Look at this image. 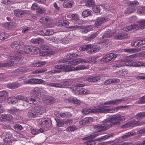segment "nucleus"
I'll return each mask as SVG.
<instances>
[{"mask_svg": "<svg viewBox=\"0 0 145 145\" xmlns=\"http://www.w3.org/2000/svg\"><path fill=\"white\" fill-rule=\"evenodd\" d=\"M127 106H118L114 109H108V106H104L102 107H94L92 109L84 108L82 110L83 114H88L90 113H112L117 112L119 109L127 107Z\"/></svg>", "mask_w": 145, "mask_h": 145, "instance_id": "1", "label": "nucleus"}, {"mask_svg": "<svg viewBox=\"0 0 145 145\" xmlns=\"http://www.w3.org/2000/svg\"><path fill=\"white\" fill-rule=\"evenodd\" d=\"M88 65H80L76 67H72L71 65L65 64L57 65L55 66V68L57 70H63L65 72H67L74 70H78L86 69H88Z\"/></svg>", "mask_w": 145, "mask_h": 145, "instance_id": "2", "label": "nucleus"}, {"mask_svg": "<svg viewBox=\"0 0 145 145\" xmlns=\"http://www.w3.org/2000/svg\"><path fill=\"white\" fill-rule=\"evenodd\" d=\"M45 110L44 108L42 106L35 107L28 112V116L30 118L37 117L39 114H42V112H44Z\"/></svg>", "mask_w": 145, "mask_h": 145, "instance_id": "3", "label": "nucleus"}, {"mask_svg": "<svg viewBox=\"0 0 145 145\" xmlns=\"http://www.w3.org/2000/svg\"><path fill=\"white\" fill-rule=\"evenodd\" d=\"M137 56H138L137 54H133L127 56L118 61L117 63L114 65V66L116 67H120L125 66L127 62H130V61H132L131 59H135Z\"/></svg>", "mask_w": 145, "mask_h": 145, "instance_id": "4", "label": "nucleus"}, {"mask_svg": "<svg viewBox=\"0 0 145 145\" xmlns=\"http://www.w3.org/2000/svg\"><path fill=\"white\" fill-rule=\"evenodd\" d=\"M125 119L124 116H121L119 114L115 115L110 117V118H107L105 120L104 122L108 123L110 121L114 125L118 124L120 121H122Z\"/></svg>", "mask_w": 145, "mask_h": 145, "instance_id": "5", "label": "nucleus"}, {"mask_svg": "<svg viewBox=\"0 0 145 145\" xmlns=\"http://www.w3.org/2000/svg\"><path fill=\"white\" fill-rule=\"evenodd\" d=\"M23 50L24 51L21 50H18V52L20 54H24L31 52L37 53L39 51V49L37 47L29 46H25L23 48Z\"/></svg>", "mask_w": 145, "mask_h": 145, "instance_id": "6", "label": "nucleus"}, {"mask_svg": "<svg viewBox=\"0 0 145 145\" xmlns=\"http://www.w3.org/2000/svg\"><path fill=\"white\" fill-rule=\"evenodd\" d=\"M16 98V99L17 102L18 100H23L29 104L33 103L36 105L37 104L39 101V99L38 98L36 97L34 99H33L32 98L26 97L21 95H18Z\"/></svg>", "mask_w": 145, "mask_h": 145, "instance_id": "7", "label": "nucleus"}, {"mask_svg": "<svg viewBox=\"0 0 145 145\" xmlns=\"http://www.w3.org/2000/svg\"><path fill=\"white\" fill-rule=\"evenodd\" d=\"M18 54L19 53L18 52V50L16 51L12 52L8 56L7 58L10 59L17 60V63H21L22 62L23 57H22L19 56Z\"/></svg>", "mask_w": 145, "mask_h": 145, "instance_id": "8", "label": "nucleus"}, {"mask_svg": "<svg viewBox=\"0 0 145 145\" xmlns=\"http://www.w3.org/2000/svg\"><path fill=\"white\" fill-rule=\"evenodd\" d=\"M144 123H145V121H142L140 123H138L137 121L133 120L121 126V128L124 129L134 126H140Z\"/></svg>", "mask_w": 145, "mask_h": 145, "instance_id": "9", "label": "nucleus"}, {"mask_svg": "<svg viewBox=\"0 0 145 145\" xmlns=\"http://www.w3.org/2000/svg\"><path fill=\"white\" fill-rule=\"evenodd\" d=\"M103 122L104 123L101 125H96L93 126L94 131L95 132L104 131L109 128L108 124L105 123L106 122Z\"/></svg>", "mask_w": 145, "mask_h": 145, "instance_id": "10", "label": "nucleus"}, {"mask_svg": "<svg viewBox=\"0 0 145 145\" xmlns=\"http://www.w3.org/2000/svg\"><path fill=\"white\" fill-rule=\"evenodd\" d=\"M116 32L117 35L114 36L115 39H122L127 37V33L125 31H124V30L122 29H116Z\"/></svg>", "mask_w": 145, "mask_h": 145, "instance_id": "11", "label": "nucleus"}, {"mask_svg": "<svg viewBox=\"0 0 145 145\" xmlns=\"http://www.w3.org/2000/svg\"><path fill=\"white\" fill-rule=\"evenodd\" d=\"M88 46L87 52L89 54L98 52L100 50V47L98 45L89 44Z\"/></svg>", "mask_w": 145, "mask_h": 145, "instance_id": "12", "label": "nucleus"}, {"mask_svg": "<svg viewBox=\"0 0 145 145\" xmlns=\"http://www.w3.org/2000/svg\"><path fill=\"white\" fill-rule=\"evenodd\" d=\"M43 89L42 88H39L38 87H35L34 89H33L32 91H31V93L32 94H33V96H31V97L33 98V99H34V98H36V97L38 98L39 99H40L39 98L37 97V95L39 96V95H41V93L43 92ZM40 101V100H39V101L38 103Z\"/></svg>", "mask_w": 145, "mask_h": 145, "instance_id": "13", "label": "nucleus"}, {"mask_svg": "<svg viewBox=\"0 0 145 145\" xmlns=\"http://www.w3.org/2000/svg\"><path fill=\"white\" fill-rule=\"evenodd\" d=\"M116 54L111 53L107 54L100 60V61L103 62H108L111 60H114L117 57Z\"/></svg>", "mask_w": 145, "mask_h": 145, "instance_id": "14", "label": "nucleus"}, {"mask_svg": "<svg viewBox=\"0 0 145 145\" xmlns=\"http://www.w3.org/2000/svg\"><path fill=\"white\" fill-rule=\"evenodd\" d=\"M98 134L97 133L92 135L89 136L88 137L85 138L88 140L84 143V145H95V142L94 141H92L90 138L93 139L98 136Z\"/></svg>", "mask_w": 145, "mask_h": 145, "instance_id": "15", "label": "nucleus"}, {"mask_svg": "<svg viewBox=\"0 0 145 145\" xmlns=\"http://www.w3.org/2000/svg\"><path fill=\"white\" fill-rule=\"evenodd\" d=\"M78 55V54L76 53L72 54L68 53L67 54L66 58L59 60L58 61V62L59 63H63L67 62L69 60H70L73 58L77 56Z\"/></svg>", "mask_w": 145, "mask_h": 145, "instance_id": "16", "label": "nucleus"}, {"mask_svg": "<svg viewBox=\"0 0 145 145\" xmlns=\"http://www.w3.org/2000/svg\"><path fill=\"white\" fill-rule=\"evenodd\" d=\"M129 62H127L125 65L135 67H138L140 66L145 67V62H143L142 61H130Z\"/></svg>", "mask_w": 145, "mask_h": 145, "instance_id": "17", "label": "nucleus"}, {"mask_svg": "<svg viewBox=\"0 0 145 145\" xmlns=\"http://www.w3.org/2000/svg\"><path fill=\"white\" fill-rule=\"evenodd\" d=\"M108 20L109 19L106 17L98 18L95 23V26L96 27L98 28L103 23Z\"/></svg>", "mask_w": 145, "mask_h": 145, "instance_id": "18", "label": "nucleus"}, {"mask_svg": "<svg viewBox=\"0 0 145 145\" xmlns=\"http://www.w3.org/2000/svg\"><path fill=\"white\" fill-rule=\"evenodd\" d=\"M54 114L59 118H69L72 116L71 114L69 112L62 113L57 112H55Z\"/></svg>", "mask_w": 145, "mask_h": 145, "instance_id": "19", "label": "nucleus"}, {"mask_svg": "<svg viewBox=\"0 0 145 145\" xmlns=\"http://www.w3.org/2000/svg\"><path fill=\"white\" fill-rule=\"evenodd\" d=\"M84 86L83 84H76L71 89V91L73 93L76 95H79L80 93V91L81 89V87H82Z\"/></svg>", "mask_w": 145, "mask_h": 145, "instance_id": "20", "label": "nucleus"}, {"mask_svg": "<svg viewBox=\"0 0 145 145\" xmlns=\"http://www.w3.org/2000/svg\"><path fill=\"white\" fill-rule=\"evenodd\" d=\"M65 102L67 103H69L73 104H76L78 105L81 103L80 101L76 97H70L68 99L65 100Z\"/></svg>", "mask_w": 145, "mask_h": 145, "instance_id": "21", "label": "nucleus"}, {"mask_svg": "<svg viewBox=\"0 0 145 145\" xmlns=\"http://www.w3.org/2000/svg\"><path fill=\"white\" fill-rule=\"evenodd\" d=\"M54 33V31L50 29H43L40 33V35L46 36L52 35Z\"/></svg>", "mask_w": 145, "mask_h": 145, "instance_id": "22", "label": "nucleus"}, {"mask_svg": "<svg viewBox=\"0 0 145 145\" xmlns=\"http://www.w3.org/2000/svg\"><path fill=\"white\" fill-rule=\"evenodd\" d=\"M93 27L91 25L85 26L79 28V32L82 33H86L91 31Z\"/></svg>", "mask_w": 145, "mask_h": 145, "instance_id": "23", "label": "nucleus"}, {"mask_svg": "<svg viewBox=\"0 0 145 145\" xmlns=\"http://www.w3.org/2000/svg\"><path fill=\"white\" fill-rule=\"evenodd\" d=\"M74 4V2L73 0H65L63 2V5L65 8H70L72 7Z\"/></svg>", "mask_w": 145, "mask_h": 145, "instance_id": "24", "label": "nucleus"}, {"mask_svg": "<svg viewBox=\"0 0 145 145\" xmlns=\"http://www.w3.org/2000/svg\"><path fill=\"white\" fill-rule=\"evenodd\" d=\"M100 76L99 75L89 76L84 78L85 81L90 82H95L100 79Z\"/></svg>", "mask_w": 145, "mask_h": 145, "instance_id": "25", "label": "nucleus"}, {"mask_svg": "<svg viewBox=\"0 0 145 145\" xmlns=\"http://www.w3.org/2000/svg\"><path fill=\"white\" fill-rule=\"evenodd\" d=\"M43 102L47 104H50L55 102L54 99L50 96H45L42 98Z\"/></svg>", "mask_w": 145, "mask_h": 145, "instance_id": "26", "label": "nucleus"}, {"mask_svg": "<svg viewBox=\"0 0 145 145\" xmlns=\"http://www.w3.org/2000/svg\"><path fill=\"white\" fill-rule=\"evenodd\" d=\"M69 24V22L68 21L63 20H58L56 23V25L59 27H66L68 26Z\"/></svg>", "mask_w": 145, "mask_h": 145, "instance_id": "27", "label": "nucleus"}, {"mask_svg": "<svg viewBox=\"0 0 145 145\" xmlns=\"http://www.w3.org/2000/svg\"><path fill=\"white\" fill-rule=\"evenodd\" d=\"M23 44V43L21 41H14L11 44V46L14 49H17L19 48V50H21L20 47Z\"/></svg>", "mask_w": 145, "mask_h": 145, "instance_id": "28", "label": "nucleus"}, {"mask_svg": "<svg viewBox=\"0 0 145 145\" xmlns=\"http://www.w3.org/2000/svg\"><path fill=\"white\" fill-rule=\"evenodd\" d=\"M30 81L31 84H43L46 86L47 84L45 81L40 79L31 78Z\"/></svg>", "mask_w": 145, "mask_h": 145, "instance_id": "29", "label": "nucleus"}, {"mask_svg": "<svg viewBox=\"0 0 145 145\" xmlns=\"http://www.w3.org/2000/svg\"><path fill=\"white\" fill-rule=\"evenodd\" d=\"M138 23L139 26L137 24L131 25L128 26L125 28H123V29L122 30H124V31H130L133 29L137 30L139 28H140L139 27V23Z\"/></svg>", "mask_w": 145, "mask_h": 145, "instance_id": "30", "label": "nucleus"}, {"mask_svg": "<svg viewBox=\"0 0 145 145\" xmlns=\"http://www.w3.org/2000/svg\"><path fill=\"white\" fill-rule=\"evenodd\" d=\"M17 25V24L14 22H10L6 23L4 26L6 28L11 29L16 27Z\"/></svg>", "mask_w": 145, "mask_h": 145, "instance_id": "31", "label": "nucleus"}, {"mask_svg": "<svg viewBox=\"0 0 145 145\" xmlns=\"http://www.w3.org/2000/svg\"><path fill=\"white\" fill-rule=\"evenodd\" d=\"M40 123L41 127L44 128V130H46V128H48L49 126L48 121L45 119L41 120L40 121Z\"/></svg>", "mask_w": 145, "mask_h": 145, "instance_id": "32", "label": "nucleus"}, {"mask_svg": "<svg viewBox=\"0 0 145 145\" xmlns=\"http://www.w3.org/2000/svg\"><path fill=\"white\" fill-rule=\"evenodd\" d=\"M31 79H29L28 76H26L20 78L19 80L21 81V83L26 84H31Z\"/></svg>", "mask_w": 145, "mask_h": 145, "instance_id": "33", "label": "nucleus"}, {"mask_svg": "<svg viewBox=\"0 0 145 145\" xmlns=\"http://www.w3.org/2000/svg\"><path fill=\"white\" fill-rule=\"evenodd\" d=\"M8 96V93L6 91H0V101L4 100Z\"/></svg>", "mask_w": 145, "mask_h": 145, "instance_id": "34", "label": "nucleus"}, {"mask_svg": "<svg viewBox=\"0 0 145 145\" xmlns=\"http://www.w3.org/2000/svg\"><path fill=\"white\" fill-rule=\"evenodd\" d=\"M25 11H23L19 9H16L14 11V14L17 17H21L25 13Z\"/></svg>", "mask_w": 145, "mask_h": 145, "instance_id": "35", "label": "nucleus"}, {"mask_svg": "<svg viewBox=\"0 0 145 145\" xmlns=\"http://www.w3.org/2000/svg\"><path fill=\"white\" fill-rule=\"evenodd\" d=\"M135 8L132 7H128L124 11V13L125 14H129L133 13L135 11Z\"/></svg>", "mask_w": 145, "mask_h": 145, "instance_id": "36", "label": "nucleus"}, {"mask_svg": "<svg viewBox=\"0 0 145 145\" xmlns=\"http://www.w3.org/2000/svg\"><path fill=\"white\" fill-rule=\"evenodd\" d=\"M81 58H78L76 59L69 61L68 65H71V67L72 65H76L81 63Z\"/></svg>", "mask_w": 145, "mask_h": 145, "instance_id": "37", "label": "nucleus"}, {"mask_svg": "<svg viewBox=\"0 0 145 145\" xmlns=\"http://www.w3.org/2000/svg\"><path fill=\"white\" fill-rule=\"evenodd\" d=\"M9 112L13 115H18L20 113V110L14 107H12L8 110Z\"/></svg>", "mask_w": 145, "mask_h": 145, "instance_id": "38", "label": "nucleus"}, {"mask_svg": "<svg viewBox=\"0 0 145 145\" xmlns=\"http://www.w3.org/2000/svg\"><path fill=\"white\" fill-rule=\"evenodd\" d=\"M46 86H49L51 87H54L56 88H63L62 83L60 82L59 83H51L48 84Z\"/></svg>", "mask_w": 145, "mask_h": 145, "instance_id": "39", "label": "nucleus"}, {"mask_svg": "<svg viewBox=\"0 0 145 145\" xmlns=\"http://www.w3.org/2000/svg\"><path fill=\"white\" fill-rule=\"evenodd\" d=\"M7 101L9 104H15L17 103L16 99L14 96H12L8 98Z\"/></svg>", "mask_w": 145, "mask_h": 145, "instance_id": "40", "label": "nucleus"}, {"mask_svg": "<svg viewBox=\"0 0 145 145\" xmlns=\"http://www.w3.org/2000/svg\"><path fill=\"white\" fill-rule=\"evenodd\" d=\"M137 13L140 15H145V8L142 7H139L138 9Z\"/></svg>", "mask_w": 145, "mask_h": 145, "instance_id": "41", "label": "nucleus"}, {"mask_svg": "<svg viewBox=\"0 0 145 145\" xmlns=\"http://www.w3.org/2000/svg\"><path fill=\"white\" fill-rule=\"evenodd\" d=\"M46 62L45 61H40L33 63L32 66L33 67H41L45 65Z\"/></svg>", "mask_w": 145, "mask_h": 145, "instance_id": "42", "label": "nucleus"}, {"mask_svg": "<svg viewBox=\"0 0 145 145\" xmlns=\"http://www.w3.org/2000/svg\"><path fill=\"white\" fill-rule=\"evenodd\" d=\"M79 95H87L90 93V91L88 89L81 87Z\"/></svg>", "mask_w": 145, "mask_h": 145, "instance_id": "43", "label": "nucleus"}, {"mask_svg": "<svg viewBox=\"0 0 145 145\" xmlns=\"http://www.w3.org/2000/svg\"><path fill=\"white\" fill-rule=\"evenodd\" d=\"M127 99V97H123L120 99L113 100V104L118 105L122 103L123 101L126 100Z\"/></svg>", "mask_w": 145, "mask_h": 145, "instance_id": "44", "label": "nucleus"}, {"mask_svg": "<svg viewBox=\"0 0 145 145\" xmlns=\"http://www.w3.org/2000/svg\"><path fill=\"white\" fill-rule=\"evenodd\" d=\"M91 11L89 9H87L83 11L82 15L83 18L88 17L91 14Z\"/></svg>", "mask_w": 145, "mask_h": 145, "instance_id": "45", "label": "nucleus"}, {"mask_svg": "<svg viewBox=\"0 0 145 145\" xmlns=\"http://www.w3.org/2000/svg\"><path fill=\"white\" fill-rule=\"evenodd\" d=\"M50 20L51 19L48 17H43L40 18L39 21L41 24H44L50 21Z\"/></svg>", "mask_w": 145, "mask_h": 145, "instance_id": "46", "label": "nucleus"}, {"mask_svg": "<svg viewBox=\"0 0 145 145\" xmlns=\"http://www.w3.org/2000/svg\"><path fill=\"white\" fill-rule=\"evenodd\" d=\"M72 84L70 80L64 81L62 83L63 88H69L71 86Z\"/></svg>", "mask_w": 145, "mask_h": 145, "instance_id": "47", "label": "nucleus"}, {"mask_svg": "<svg viewBox=\"0 0 145 145\" xmlns=\"http://www.w3.org/2000/svg\"><path fill=\"white\" fill-rule=\"evenodd\" d=\"M20 84L17 83H13L7 84L8 88L10 89H14L18 87Z\"/></svg>", "mask_w": 145, "mask_h": 145, "instance_id": "48", "label": "nucleus"}, {"mask_svg": "<svg viewBox=\"0 0 145 145\" xmlns=\"http://www.w3.org/2000/svg\"><path fill=\"white\" fill-rule=\"evenodd\" d=\"M135 134V133L134 131L129 132L124 134L121 137V138H125Z\"/></svg>", "mask_w": 145, "mask_h": 145, "instance_id": "49", "label": "nucleus"}, {"mask_svg": "<svg viewBox=\"0 0 145 145\" xmlns=\"http://www.w3.org/2000/svg\"><path fill=\"white\" fill-rule=\"evenodd\" d=\"M135 134V133L134 131L129 132L124 134L121 137V138H125Z\"/></svg>", "mask_w": 145, "mask_h": 145, "instance_id": "50", "label": "nucleus"}, {"mask_svg": "<svg viewBox=\"0 0 145 145\" xmlns=\"http://www.w3.org/2000/svg\"><path fill=\"white\" fill-rule=\"evenodd\" d=\"M26 70L25 67H20L14 71V72L16 73H19L25 72Z\"/></svg>", "mask_w": 145, "mask_h": 145, "instance_id": "51", "label": "nucleus"}, {"mask_svg": "<svg viewBox=\"0 0 145 145\" xmlns=\"http://www.w3.org/2000/svg\"><path fill=\"white\" fill-rule=\"evenodd\" d=\"M114 35L113 33L111 31H109L105 32L104 35L102 37V39L106 37H109Z\"/></svg>", "mask_w": 145, "mask_h": 145, "instance_id": "52", "label": "nucleus"}, {"mask_svg": "<svg viewBox=\"0 0 145 145\" xmlns=\"http://www.w3.org/2000/svg\"><path fill=\"white\" fill-rule=\"evenodd\" d=\"M138 22L139 23V27L141 29L145 28V19L140 20Z\"/></svg>", "mask_w": 145, "mask_h": 145, "instance_id": "53", "label": "nucleus"}, {"mask_svg": "<svg viewBox=\"0 0 145 145\" xmlns=\"http://www.w3.org/2000/svg\"><path fill=\"white\" fill-rule=\"evenodd\" d=\"M71 40V39L70 38L65 37L61 39L60 42L62 44H66L69 43Z\"/></svg>", "mask_w": 145, "mask_h": 145, "instance_id": "54", "label": "nucleus"}, {"mask_svg": "<svg viewBox=\"0 0 145 145\" xmlns=\"http://www.w3.org/2000/svg\"><path fill=\"white\" fill-rule=\"evenodd\" d=\"M12 137V134L10 132H7L5 134V139H3L4 141L6 142H8L10 140V139Z\"/></svg>", "mask_w": 145, "mask_h": 145, "instance_id": "55", "label": "nucleus"}, {"mask_svg": "<svg viewBox=\"0 0 145 145\" xmlns=\"http://www.w3.org/2000/svg\"><path fill=\"white\" fill-rule=\"evenodd\" d=\"M43 131L42 128H40L39 130L33 129L31 130V132L32 134L36 135L40 133H42Z\"/></svg>", "mask_w": 145, "mask_h": 145, "instance_id": "56", "label": "nucleus"}, {"mask_svg": "<svg viewBox=\"0 0 145 145\" xmlns=\"http://www.w3.org/2000/svg\"><path fill=\"white\" fill-rule=\"evenodd\" d=\"M86 4L88 6L93 7L95 5V2L93 0H87Z\"/></svg>", "mask_w": 145, "mask_h": 145, "instance_id": "57", "label": "nucleus"}, {"mask_svg": "<svg viewBox=\"0 0 145 145\" xmlns=\"http://www.w3.org/2000/svg\"><path fill=\"white\" fill-rule=\"evenodd\" d=\"M9 37V35L8 34L4 33H2L0 34V40H4Z\"/></svg>", "mask_w": 145, "mask_h": 145, "instance_id": "58", "label": "nucleus"}, {"mask_svg": "<svg viewBox=\"0 0 145 145\" xmlns=\"http://www.w3.org/2000/svg\"><path fill=\"white\" fill-rule=\"evenodd\" d=\"M57 125L59 127L62 126L64 124H65V120H63L58 119L56 120Z\"/></svg>", "mask_w": 145, "mask_h": 145, "instance_id": "59", "label": "nucleus"}, {"mask_svg": "<svg viewBox=\"0 0 145 145\" xmlns=\"http://www.w3.org/2000/svg\"><path fill=\"white\" fill-rule=\"evenodd\" d=\"M121 51V52H126L132 53L135 52L136 51L135 49H134L127 48L124 49H122Z\"/></svg>", "mask_w": 145, "mask_h": 145, "instance_id": "60", "label": "nucleus"}, {"mask_svg": "<svg viewBox=\"0 0 145 145\" xmlns=\"http://www.w3.org/2000/svg\"><path fill=\"white\" fill-rule=\"evenodd\" d=\"M4 120H8V121L11 120L13 118L12 116L10 114H4Z\"/></svg>", "mask_w": 145, "mask_h": 145, "instance_id": "61", "label": "nucleus"}, {"mask_svg": "<svg viewBox=\"0 0 145 145\" xmlns=\"http://www.w3.org/2000/svg\"><path fill=\"white\" fill-rule=\"evenodd\" d=\"M86 124H89L91 123L93 121V118L92 117L85 118L84 119Z\"/></svg>", "mask_w": 145, "mask_h": 145, "instance_id": "62", "label": "nucleus"}, {"mask_svg": "<svg viewBox=\"0 0 145 145\" xmlns=\"http://www.w3.org/2000/svg\"><path fill=\"white\" fill-rule=\"evenodd\" d=\"M46 9L45 8L39 7L36 11V12L38 14H40L44 13Z\"/></svg>", "mask_w": 145, "mask_h": 145, "instance_id": "63", "label": "nucleus"}, {"mask_svg": "<svg viewBox=\"0 0 145 145\" xmlns=\"http://www.w3.org/2000/svg\"><path fill=\"white\" fill-rule=\"evenodd\" d=\"M92 10L95 13H99L100 12V7L99 5H97L93 7Z\"/></svg>", "mask_w": 145, "mask_h": 145, "instance_id": "64", "label": "nucleus"}]
</instances>
